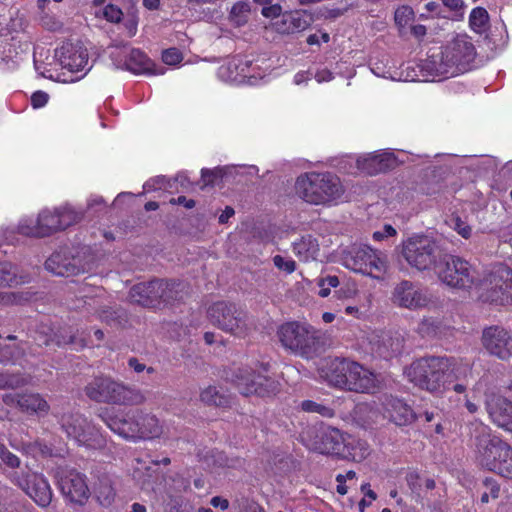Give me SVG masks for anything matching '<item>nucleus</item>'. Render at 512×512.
Returning a JSON list of instances; mask_svg holds the SVG:
<instances>
[{"label": "nucleus", "mask_w": 512, "mask_h": 512, "mask_svg": "<svg viewBox=\"0 0 512 512\" xmlns=\"http://www.w3.org/2000/svg\"><path fill=\"white\" fill-rule=\"evenodd\" d=\"M262 15L266 18H277L282 13V7L279 4H269L262 9Z\"/></svg>", "instance_id": "obj_63"}, {"label": "nucleus", "mask_w": 512, "mask_h": 512, "mask_svg": "<svg viewBox=\"0 0 512 512\" xmlns=\"http://www.w3.org/2000/svg\"><path fill=\"white\" fill-rule=\"evenodd\" d=\"M55 57L61 67L71 73H82L64 82H75L81 79L89 70V56L87 49L80 43H65L55 51Z\"/></svg>", "instance_id": "obj_17"}, {"label": "nucleus", "mask_w": 512, "mask_h": 512, "mask_svg": "<svg viewBox=\"0 0 512 512\" xmlns=\"http://www.w3.org/2000/svg\"><path fill=\"white\" fill-rule=\"evenodd\" d=\"M41 25L51 31H55L61 27V23L52 15L46 13L40 14Z\"/></svg>", "instance_id": "obj_56"}, {"label": "nucleus", "mask_w": 512, "mask_h": 512, "mask_svg": "<svg viewBox=\"0 0 512 512\" xmlns=\"http://www.w3.org/2000/svg\"><path fill=\"white\" fill-rule=\"evenodd\" d=\"M443 51L455 75L467 71L476 57L475 46L467 35H457Z\"/></svg>", "instance_id": "obj_21"}, {"label": "nucleus", "mask_w": 512, "mask_h": 512, "mask_svg": "<svg viewBox=\"0 0 512 512\" xmlns=\"http://www.w3.org/2000/svg\"><path fill=\"white\" fill-rule=\"evenodd\" d=\"M292 250L300 261L309 262L317 259L320 248L316 238L305 235L293 242Z\"/></svg>", "instance_id": "obj_33"}, {"label": "nucleus", "mask_w": 512, "mask_h": 512, "mask_svg": "<svg viewBox=\"0 0 512 512\" xmlns=\"http://www.w3.org/2000/svg\"><path fill=\"white\" fill-rule=\"evenodd\" d=\"M97 502L103 507L112 505L115 499V491L108 480L99 481L94 491Z\"/></svg>", "instance_id": "obj_40"}, {"label": "nucleus", "mask_w": 512, "mask_h": 512, "mask_svg": "<svg viewBox=\"0 0 512 512\" xmlns=\"http://www.w3.org/2000/svg\"><path fill=\"white\" fill-rule=\"evenodd\" d=\"M127 70L135 74L157 75L163 74V68H157L155 64L139 49H131L126 55L123 64Z\"/></svg>", "instance_id": "obj_30"}, {"label": "nucleus", "mask_w": 512, "mask_h": 512, "mask_svg": "<svg viewBox=\"0 0 512 512\" xmlns=\"http://www.w3.org/2000/svg\"><path fill=\"white\" fill-rule=\"evenodd\" d=\"M482 344L487 352L502 360L512 358V336L504 328L493 326L482 334Z\"/></svg>", "instance_id": "obj_24"}, {"label": "nucleus", "mask_w": 512, "mask_h": 512, "mask_svg": "<svg viewBox=\"0 0 512 512\" xmlns=\"http://www.w3.org/2000/svg\"><path fill=\"white\" fill-rule=\"evenodd\" d=\"M391 301L400 308L419 310L426 308L431 303V297L420 285L403 280L395 285Z\"/></svg>", "instance_id": "obj_19"}, {"label": "nucleus", "mask_w": 512, "mask_h": 512, "mask_svg": "<svg viewBox=\"0 0 512 512\" xmlns=\"http://www.w3.org/2000/svg\"><path fill=\"white\" fill-rule=\"evenodd\" d=\"M45 268L58 276H74L91 270V261L80 254L69 257L66 251L53 253L45 262Z\"/></svg>", "instance_id": "obj_23"}, {"label": "nucleus", "mask_w": 512, "mask_h": 512, "mask_svg": "<svg viewBox=\"0 0 512 512\" xmlns=\"http://www.w3.org/2000/svg\"><path fill=\"white\" fill-rule=\"evenodd\" d=\"M23 277L16 275L15 267L10 263H0V286H14L24 283Z\"/></svg>", "instance_id": "obj_42"}, {"label": "nucleus", "mask_w": 512, "mask_h": 512, "mask_svg": "<svg viewBox=\"0 0 512 512\" xmlns=\"http://www.w3.org/2000/svg\"><path fill=\"white\" fill-rule=\"evenodd\" d=\"M104 421L115 434L127 440L137 441L139 435L138 410L108 415Z\"/></svg>", "instance_id": "obj_27"}, {"label": "nucleus", "mask_w": 512, "mask_h": 512, "mask_svg": "<svg viewBox=\"0 0 512 512\" xmlns=\"http://www.w3.org/2000/svg\"><path fill=\"white\" fill-rule=\"evenodd\" d=\"M478 288L484 301L508 304L512 302V271L506 266H497Z\"/></svg>", "instance_id": "obj_11"}, {"label": "nucleus", "mask_w": 512, "mask_h": 512, "mask_svg": "<svg viewBox=\"0 0 512 512\" xmlns=\"http://www.w3.org/2000/svg\"><path fill=\"white\" fill-rule=\"evenodd\" d=\"M296 195L312 205H335L344 198L345 189L338 176L329 172L303 173L295 182Z\"/></svg>", "instance_id": "obj_1"}, {"label": "nucleus", "mask_w": 512, "mask_h": 512, "mask_svg": "<svg viewBox=\"0 0 512 512\" xmlns=\"http://www.w3.org/2000/svg\"><path fill=\"white\" fill-rule=\"evenodd\" d=\"M448 357H424L414 361L406 370L408 379L419 388L441 395L448 389Z\"/></svg>", "instance_id": "obj_2"}, {"label": "nucleus", "mask_w": 512, "mask_h": 512, "mask_svg": "<svg viewBox=\"0 0 512 512\" xmlns=\"http://www.w3.org/2000/svg\"><path fill=\"white\" fill-rule=\"evenodd\" d=\"M382 406L384 417L397 425H406L415 419L413 409L401 399L386 396Z\"/></svg>", "instance_id": "obj_29"}, {"label": "nucleus", "mask_w": 512, "mask_h": 512, "mask_svg": "<svg viewBox=\"0 0 512 512\" xmlns=\"http://www.w3.org/2000/svg\"><path fill=\"white\" fill-rule=\"evenodd\" d=\"M138 422L139 435L137 440L157 438L163 433V427L154 415L138 411Z\"/></svg>", "instance_id": "obj_34"}, {"label": "nucleus", "mask_w": 512, "mask_h": 512, "mask_svg": "<svg viewBox=\"0 0 512 512\" xmlns=\"http://www.w3.org/2000/svg\"><path fill=\"white\" fill-rule=\"evenodd\" d=\"M314 79L319 83H325V82H330L334 79V75L333 73L327 69V68H322V69H318L315 74H313Z\"/></svg>", "instance_id": "obj_62"}, {"label": "nucleus", "mask_w": 512, "mask_h": 512, "mask_svg": "<svg viewBox=\"0 0 512 512\" xmlns=\"http://www.w3.org/2000/svg\"><path fill=\"white\" fill-rule=\"evenodd\" d=\"M448 225L457 231L462 237L468 238L471 235V227L461 220L458 216H452L448 220Z\"/></svg>", "instance_id": "obj_51"}, {"label": "nucleus", "mask_w": 512, "mask_h": 512, "mask_svg": "<svg viewBox=\"0 0 512 512\" xmlns=\"http://www.w3.org/2000/svg\"><path fill=\"white\" fill-rule=\"evenodd\" d=\"M341 369L347 371V384L345 385L347 390L370 393L378 387L379 381L376 375L356 362L349 361V364H344Z\"/></svg>", "instance_id": "obj_25"}, {"label": "nucleus", "mask_w": 512, "mask_h": 512, "mask_svg": "<svg viewBox=\"0 0 512 512\" xmlns=\"http://www.w3.org/2000/svg\"><path fill=\"white\" fill-rule=\"evenodd\" d=\"M454 75L448 57L441 50L432 52L418 64H408L405 74L402 72L399 79L407 82H428L434 81L437 77L448 78Z\"/></svg>", "instance_id": "obj_8"}, {"label": "nucleus", "mask_w": 512, "mask_h": 512, "mask_svg": "<svg viewBox=\"0 0 512 512\" xmlns=\"http://www.w3.org/2000/svg\"><path fill=\"white\" fill-rule=\"evenodd\" d=\"M208 317L213 325L233 335L242 336L247 330L245 315L234 304L217 302L208 309Z\"/></svg>", "instance_id": "obj_13"}, {"label": "nucleus", "mask_w": 512, "mask_h": 512, "mask_svg": "<svg viewBox=\"0 0 512 512\" xmlns=\"http://www.w3.org/2000/svg\"><path fill=\"white\" fill-rule=\"evenodd\" d=\"M162 60L167 65H176L181 62L182 54L176 48H170L162 53Z\"/></svg>", "instance_id": "obj_55"}, {"label": "nucleus", "mask_w": 512, "mask_h": 512, "mask_svg": "<svg viewBox=\"0 0 512 512\" xmlns=\"http://www.w3.org/2000/svg\"><path fill=\"white\" fill-rule=\"evenodd\" d=\"M0 459L11 468H17L20 465V459L2 444H0Z\"/></svg>", "instance_id": "obj_53"}, {"label": "nucleus", "mask_w": 512, "mask_h": 512, "mask_svg": "<svg viewBox=\"0 0 512 512\" xmlns=\"http://www.w3.org/2000/svg\"><path fill=\"white\" fill-rule=\"evenodd\" d=\"M357 169L367 175H375L393 169L397 164V158L388 150L375 151L360 155L356 158Z\"/></svg>", "instance_id": "obj_26"}, {"label": "nucleus", "mask_w": 512, "mask_h": 512, "mask_svg": "<svg viewBox=\"0 0 512 512\" xmlns=\"http://www.w3.org/2000/svg\"><path fill=\"white\" fill-rule=\"evenodd\" d=\"M18 232L28 237H42L43 233L39 227L37 218L24 217L19 221L17 226Z\"/></svg>", "instance_id": "obj_43"}, {"label": "nucleus", "mask_w": 512, "mask_h": 512, "mask_svg": "<svg viewBox=\"0 0 512 512\" xmlns=\"http://www.w3.org/2000/svg\"><path fill=\"white\" fill-rule=\"evenodd\" d=\"M273 263L275 267H277L279 270L284 271L288 274H291L296 269V263L291 258H286L281 255H276L273 258Z\"/></svg>", "instance_id": "obj_52"}, {"label": "nucleus", "mask_w": 512, "mask_h": 512, "mask_svg": "<svg viewBox=\"0 0 512 512\" xmlns=\"http://www.w3.org/2000/svg\"><path fill=\"white\" fill-rule=\"evenodd\" d=\"M344 445V450L346 448L349 449L348 455L354 461H362L369 455V445L367 444L366 441L360 439H345Z\"/></svg>", "instance_id": "obj_41"}, {"label": "nucleus", "mask_w": 512, "mask_h": 512, "mask_svg": "<svg viewBox=\"0 0 512 512\" xmlns=\"http://www.w3.org/2000/svg\"><path fill=\"white\" fill-rule=\"evenodd\" d=\"M449 368L447 369L448 385L453 380H465L471 375V364L463 359L448 358Z\"/></svg>", "instance_id": "obj_37"}, {"label": "nucleus", "mask_w": 512, "mask_h": 512, "mask_svg": "<svg viewBox=\"0 0 512 512\" xmlns=\"http://www.w3.org/2000/svg\"><path fill=\"white\" fill-rule=\"evenodd\" d=\"M26 383V379L20 375H4L0 373V389L15 388Z\"/></svg>", "instance_id": "obj_50"}, {"label": "nucleus", "mask_w": 512, "mask_h": 512, "mask_svg": "<svg viewBox=\"0 0 512 512\" xmlns=\"http://www.w3.org/2000/svg\"><path fill=\"white\" fill-rule=\"evenodd\" d=\"M200 400L210 406L224 407L230 402L229 396L220 388L209 385L200 391Z\"/></svg>", "instance_id": "obj_36"}, {"label": "nucleus", "mask_w": 512, "mask_h": 512, "mask_svg": "<svg viewBox=\"0 0 512 512\" xmlns=\"http://www.w3.org/2000/svg\"><path fill=\"white\" fill-rule=\"evenodd\" d=\"M469 24L471 29L478 33H484L489 25V15L486 9L482 7L474 8L469 16Z\"/></svg>", "instance_id": "obj_39"}, {"label": "nucleus", "mask_w": 512, "mask_h": 512, "mask_svg": "<svg viewBox=\"0 0 512 512\" xmlns=\"http://www.w3.org/2000/svg\"><path fill=\"white\" fill-rule=\"evenodd\" d=\"M313 16L307 10H297L283 15L278 30L282 33H295L307 29L313 22Z\"/></svg>", "instance_id": "obj_32"}, {"label": "nucleus", "mask_w": 512, "mask_h": 512, "mask_svg": "<svg viewBox=\"0 0 512 512\" xmlns=\"http://www.w3.org/2000/svg\"><path fill=\"white\" fill-rule=\"evenodd\" d=\"M483 492L481 494V503L486 504L490 500H495L500 495V486L496 480L492 478H486L483 481Z\"/></svg>", "instance_id": "obj_46"}, {"label": "nucleus", "mask_w": 512, "mask_h": 512, "mask_svg": "<svg viewBox=\"0 0 512 512\" xmlns=\"http://www.w3.org/2000/svg\"><path fill=\"white\" fill-rule=\"evenodd\" d=\"M435 274L439 280L452 288H470L475 282V271L466 260L443 254L436 265Z\"/></svg>", "instance_id": "obj_9"}, {"label": "nucleus", "mask_w": 512, "mask_h": 512, "mask_svg": "<svg viewBox=\"0 0 512 512\" xmlns=\"http://www.w3.org/2000/svg\"><path fill=\"white\" fill-rule=\"evenodd\" d=\"M224 168H218L216 170H202V180L204 182V185H210L213 184L215 179L219 177L222 173Z\"/></svg>", "instance_id": "obj_61"}, {"label": "nucleus", "mask_w": 512, "mask_h": 512, "mask_svg": "<svg viewBox=\"0 0 512 512\" xmlns=\"http://www.w3.org/2000/svg\"><path fill=\"white\" fill-rule=\"evenodd\" d=\"M96 17H102L111 23H119L123 17L122 10L113 4L95 10Z\"/></svg>", "instance_id": "obj_45"}, {"label": "nucleus", "mask_w": 512, "mask_h": 512, "mask_svg": "<svg viewBox=\"0 0 512 512\" xmlns=\"http://www.w3.org/2000/svg\"><path fill=\"white\" fill-rule=\"evenodd\" d=\"M355 416L358 417L363 423H370L376 421V412L368 404H359L355 408Z\"/></svg>", "instance_id": "obj_49"}, {"label": "nucleus", "mask_w": 512, "mask_h": 512, "mask_svg": "<svg viewBox=\"0 0 512 512\" xmlns=\"http://www.w3.org/2000/svg\"><path fill=\"white\" fill-rule=\"evenodd\" d=\"M27 300H28V297L24 296L23 293H15V292H1L0 293V303H3V304H20Z\"/></svg>", "instance_id": "obj_54"}, {"label": "nucleus", "mask_w": 512, "mask_h": 512, "mask_svg": "<svg viewBox=\"0 0 512 512\" xmlns=\"http://www.w3.org/2000/svg\"><path fill=\"white\" fill-rule=\"evenodd\" d=\"M61 425L67 436L79 445L96 448L103 444L99 430L79 414L63 415Z\"/></svg>", "instance_id": "obj_15"}, {"label": "nucleus", "mask_w": 512, "mask_h": 512, "mask_svg": "<svg viewBox=\"0 0 512 512\" xmlns=\"http://www.w3.org/2000/svg\"><path fill=\"white\" fill-rule=\"evenodd\" d=\"M258 67L246 57H234L218 69V76L225 82L251 85L257 84L262 75L257 71Z\"/></svg>", "instance_id": "obj_20"}, {"label": "nucleus", "mask_w": 512, "mask_h": 512, "mask_svg": "<svg viewBox=\"0 0 512 512\" xmlns=\"http://www.w3.org/2000/svg\"><path fill=\"white\" fill-rule=\"evenodd\" d=\"M55 477L65 499L79 505H83L88 500L89 488L83 474L74 469L60 467Z\"/></svg>", "instance_id": "obj_18"}, {"label": "nucleus", "mask_w": 512, "mask_h": 512, "mask_svg": "<svg viewBox=\"0 0 512 512\" xmlns=\"http://www.w3.org/2000/svg\"><path fill=\"white\" fill-rule=\"evenodd\" d=\"M299 440L309 450L328 455H345V438L339 429L330 426H307Z\"/></svg>", "instance_id": "obj_7"}, {"label": "nucleus", "mask_w": 512, "mask_h": 512, "mask_svg": "<svg viewBox=\"0 0 512 512\" xmlns=\"http://www.w3.org/2000/svg\"><path fill=\"white\" fill-rule=\"evenodd\" d=\"M343 265L358 273L381 278L387 271L388 262L384 253L369 246H354L345 251L342 257Z\"/></svg>", "instance_id": "obj_6"}, {"label": "nucleus", "mask_w": 512, "mask_h": 512, "mask_svg": "<svg viewBox=\"0 0 512 512\" xmlns=\"http://www.w3.org/2000/svg\"><path fill=\"white\" fill-rule=\"evenodd\" d=\"M11 481L23 490L38 506L47 507L53 497V492L47 479L35 472H14Z\"/></svg>", "instance_id": "obj_14"}, {"label": "nucleus", "mask_w": 512, "mask_h": 512, "mask_svg": "<svg viewBox=\"0 0 512 512\" xmlns=\"http://www.w3.org/2000/svg\"><path fill=\"white\" fill-rule=\"evenodd\" d=\"M230 380L244 396L270 397L280 390V384L277 380L256 373L250 368H238L233 372Z\"/></svg>", "instance_id": "obj_10"}, {"label": "nucleus", "mask_w": 512, "mask_h": 512, "mask_svg": "<svg viewBox=\"0 0 512 512\" xmlns=\"http://www.w3.org/2000/svg\"><path fill=\"white\" fill-rule=\"evenodd\" d=\"M349 364L346 359H326L320 367L321 377L331 386L344 388L347 384V371H342L341 366Z\"/></svg>", "instance_id": "obj_31"}, {"label": "nucleus", "mask_w": 512, "mask_h": 512, "mask_svg": "<svg viewBox=\"0 0 512 512\" xmlns=\"http://www.w3.org/2000/svg\"><path fill=\"white\" fill-rule=\"evenodd\" d=\"M300 407L303 411L308 413H317L323 417H332L334 415V411L331 407L323 405L321 403H317L312 400H304L301 402Z\"/></svg>", "instance_id": "obj_47"}, {"label": "nucleus", "mask_w": 512, "mask_h": 512, "mask_svg": "<svg viewBox=\"0 0 512 512\" xmlns=\"http://www.w3.org/2000/svg\"><path fill=\"white\" fill-rule=\"evenodd\" d=\"M488 414L498 427L512 431V402L502 396L493 395L486 402Z\"/></svg>", "instance_id": "obj_28"}, {"label": "nucleus", "mask_w": 512, "mask_h": 512, "mask_svg": "<svg viewBox=\"0 0 512 512\" xmlns=\"http://www.w3.org/2000/svg\"><path fill=\"white\" fill-rule=\"evenodd\" d=\"M216 463L220 467L237 468V467L242 466L243 461L239 458H231L230 459V458L226 457L225 455L219 453L217 455Z\"/></svg>", "instance_id": "obj_57"}, {"label": "nucleus", "mask_w": 512, "mask_h": 512, "mask_svg": "<svg viewBox=\"0 0 512 512\" xmlns=\"http://www.w3.org/2000/svg\"><path fill=\"white\" fill-rule=\"evenodd\" d=\"M49 96L43 91H36L31 96V105L33 108L38 109L44 107L48 102Z\"/></svg>", "instance_id": "obj_59"}, {"label": "nucleus", "mask_w": 512, "mask_h": 512, "mask_svg": "<svg viewBox=\"0 0 512 512\" xmlns=\"http://www.w3.org/2000/svg\"><path fill=\"white\" fill-rule=\"evenodd\" d=\"M395 23L401 29L405 28L414 18V11L409 6H401L395 11Z\"/></svg>", "instance_id": "obj_48"}, {"label": "nucleus", "mask_w": 512, "mask_h": 512, "mask_svg": "<svg viewBox=\"0 0 512 512\" xmlns=\"http://www.w3.org/2000/svg\"><path fill=\"white\" fill-rule=\"evenodd\" d=\"M18 406L27 413L44 414L48 411V404L39 394H24L17 399Z\"/></svg>", "instance_id": "obj_35"}, {"label": "nucleus", "mask_w": 512, "mask_h": 512, "mask_svg": "<svg viewBox=\"0 0 512 512\" xmlns=\"http://www.w3.org/2000/svg\"><path fill=\"white\" fill-rule=\"evenodd\" d=\"M81 214L70 206H63L54 209H43L37 216L39 227L43 233L42 237L50 236L53 233L65 229L79 221Z\"/></svg>", "instance_id": "obj_22"}, {"label": "nucleus", "mask_w": 512, "mask_h": 512, "mask_svg": "<svg viewBox=\"0 0 512 512\" xmlns=\"http://www.w3.org/2000/svg\"><path fill=\"white\" fill-rule=\"evenodd\" d=\"M250 11L251 7L248 1H238L230 10L229 20L237 27L244 26L248 22Z\"/></svg>", "instance_id": "obj_38"}, {"label": "nucleus", "mask_w": 512, "mask_h": 512, "mask_svg": "<svg viewBox=\"0 0 512 512\" xmlns=\"http://www.w3.org/2000/svg\"><path fill=\"white\" fill-rule=\"evenodd\" d=\"M397 234V231L394 227H392L391 225H384V227L379 230V231H375L373 233V239L376 240V241H381L385 238H388V237H392V236H395Z\"/></svg>", "instance_id": "obj_60"}, {"label": "nucleus", "mask_w": 512, "mask_h": 512, "mask_svg": "<svg viewBox=\"0 0 512 512\" xmlns=\"http://www.w3.org/2000/svg\"><path fill=\"white\" fill-rule=\"evenodd\" d=\"M86 394L97 402L127 404L132 401L133 391L110 378H95L86 386Z\"/></svg>", "instance_id": "obj_16"}, {"label": "nucleus", "mask_w": 512, "mask_h": 512, "mask_svg": "<svg viewBox=\"0 0 512 512\" xmlns=\"http://www.w3.org/2000/svg\"><path fill=\"white\" fill-rule=\"evenodd\" d=\"M21 57L14 45L10 44L2 52L0 68L3 70H14L18 67Z\"/></svg>", "instance_id": "obj_44"}, {"label": "nucleus", "mask_w": 512, "mask_h": 512, "mask_svg": "<svg viewBox=\"0 0 512 512\" xmlns=\"http://www.w3.org/2000/svg\"><path fill=\"white\" fill-rule=\"evenodd\" d=\"M167 187V180L164 176H157L148 180L144 184V189L149 192L152 190L162 189Z\"/></svg>", "instance_id": "obj_58"}, {"label": "nucleus", "mask_w": 512, "mask_h": 512, "mask_svg": "<svg viewBox=\"0 0 512 512\" xmlns=\"http://www.w3.org/2000/svg\"><path fill=\"white\" fill-rule=\"evenodd\" d=\"M180 283H169L164 280H153L148 283H139L130 290V297L142 306L152 305L156 300L170 302L179 300Z\"/></svg>", "instance_id": "obj_12"}, {"label": "nucleus", "mask_w": 512, "mask_h": 512, "mask_svg": "<svg viewBox=\"0 0 512 512\" xmlns=\"http://www.w3.org/2000/svg\"><path fill=\"white\" fill-rule=\"evenodd\" d=\"M278 337L284 348L295 355L311 359L319 352V335L311 325L287 322L278 329Z\"/></svg>", "instance_id": "obj_3"}, {"label": "nucleus", "mask_w": 512, "mask_h": 512, "mask_svg": "<svg viewBox=\"0 0 512 512\" xmlns=\"http://www.w3.org/2000/svg\"><path fill=\"white\" fill-rule=\"evenodd\" d=\"M479 463L502 477L512 479V448L497 437L482 436L477 443Z\"/></svg>", "instance_id": "obj_4"}, {"label": "nucleus", "mask_w": 512, "mask_h": 512, "mask_svg": "<svg viewBox=\"0 0 512 512\" xmlns=\"http://www.w3.org/2000/svg\"><path fill=\"white\" fill-rule=\"evenodd\" d=\"M401 254L406 262L413 268L424 271L433 269L441 260L443 252L437 243L428 236H413L403 241Z\"/></svg>", "instance_id": "obj_5"}, {"label": "nucleus", "mask_w": 512, "mask_h": 512, "mask_svg": "<svg viewBox=\"0 0 512 512\" xmlns=\"http://www.w3.org/2000/svg\"><path fill=\"white\" fill-rule=\"evenodd\" d=\"M313 74L310 71H299L294 75L293 83L297 86L307 85Z\"/></svg>", "instance_id": "obj_64"}]
</instances>
